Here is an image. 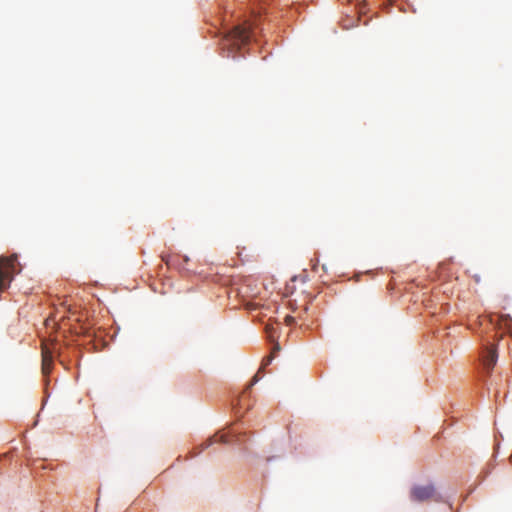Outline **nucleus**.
I'll return each instance as SVG.
<instances>
[{"mask_svg":"<svg viewBox=\"0 0 512 512\" xmlns=\"http://www.w3.org/2000/svg\"><path fill=\"white\" fill-rule=\"evenodd\" d=\"M265 329H266V332L268 334L269 339L271 341H274L273 336H272V331L274 330V328L272 326H270V325H266Z\"/></svg>","mask_w":512,"mask_h":512,"instance_id":"nucleus-8","label":"nucleus"},{"mask_svg":"<svg viewBox=\"0 0 512 512\" xmlns=\"http://www.w3.org/2000/svg\"><path fill=\"white\" fill-rule=\"evenodd\" d=\"M273 358L274 356L271 354L268 357H266L263 361L262 368L269 365L272 362Z\"/></svg>","mask_w":512,"mask_h":512,"instance_id":"nucleus-9","label":"nucleus"},{"mask_svg":"<svg viewBox=\"0 0 512 512\" xmlns=\"http://www.w3.org/2000/svg\"><path fill=\"white\" fill-rule=\"evenodd\" d=\"M162 260H163L166 264H168V263H169V260H168V258H167L166 256H162Z\"/></svg>","mask_w":512,"mask_h":512,"instance_id":"nucleus-13","label":"nucleus"},{"mask_svg":"<svg viewBox=\"0 0 512 512\" xmlns=\"http://www.w3.org/2000/svg\"><path fill=\"white\" fill-rule=\"evenodd\" d=\"M16 256L0 257V292L6 290L13 280Z\"/></svg>","mask_w":512,"mask_h":512,"instance_id":"nucleus-2","label":"nucleus"},{"mask_svg":"<svg viewBox=\"0 0 512 512\" xmlns=\"http://www.w3.org/2000/svg\"><path fill=\"white\" fill-rule=\"evenodd\" d=\"M497 358L498 355L496 347L494 345L485 348L484 353L482 355V362L484 368L487 369L488 372H490L494 368L497 362Z\"/></svg>","mask_w":512,"mask_h":512,"instance_id":"nucleus-5","label":"nucleus"},{"mask_svg":"<svg viewBox=\"0 0 512 512\" xmlns=\"http://www.w3.org/2000/svg\"><path fill=\"white\" fill-rule=\"evenodd\" d=\"M51 345H53L51 343ZM42 373L45 376H48L52 370L53 364V350L50 348V344L43 342L42 343Z\"/></svg>","mask_w":512,"mask_h":512,"instance_id":"nucleus-4","label":"nucleus"},{"mask_svg":"<svg viewBox=\"0 0 512 512\" xmlns=\"http://www.w3.org/2000/svg\"><path fill=\"white\" fill-rule=\"evenodd\" d=\"M497 321L500 329L512 333V318L509 315H499Z\"/></svg>","mask_w":512,"mask_h":512,"instance_id":"nucleus-7","label":"nucleus"},{"mask_svg":"<svg viewBox=\"0 0 512 512\" xmlns=\"http://www.w3.org/2000/svg\"><path fill=\"white\" fill-rule=\"evenodd\" d=\"M294 322H295L294 317H292V316H290V315H287V316L285 317V323H286L287 325H292Z\"/></svg>","mask_w":512,"mask_h":512,"instance_id":"nucleus-11","label":"nucleus"},{"mask_svg":"<svg viewBox=\"0 0 512 512\" xmlns=\"http://www.w3.org/2000/svg\"><path fill=\"white\" fill-rule=\"evenodd\" d=\"M229 441L230 440L228 439V436L226 434H221V435L215 434L213 437L208 439L205 443L201 444L200 451L206 449L213 443H216V442L228 443Z\"/></svg>","mask_w":512,"mask_h":512,"instance_id":"nucleus-6","label":"nucleus"},{"mask_svg":"<svg viewBox=\"0 0 512 512\" xmlns=\"http://www.w3.org/2000/svg\"><path fill=\"white\" fill-rule=\"evenodd\" d=\"M410 498L415 502H425L429 500H439V496L432 484L416 485L411 488Z\"/></svg>","mask_w":512,"mask_h":512,"instance_id":"nucleus-3","label":"nucleus"},{"mask_svg":"<svg viewBox=\"0 0 512 512\" xmlns=\"http://www.w3.org/2000/svg\"><path fill=\"white\" fill-rule=\"evenodd\" d=\"M259 373H260V370L253 376L251 383L247 389H249L251 386H253L255 383H257L259 381V376H258Z\"/></svg>","mask_w":512,"mask_h":512,"instance_id":"nucleus-10","label":"nucleus"},{"mask_svg":"<svg viewBox=\"0 0 512 512\" xmlns=\"http://www.w3.org/2000/svg\"><path fill=\"white\" fill-rule=\"evenodd\" d=\"M254 29L255 23L250 21L235 26L225 35L223 45L229 49H240L254 36Z\"/></svg>","mask_w":512,"mask_h":512,"instance_id":"nucleus-1","label":"nucleus"},{"mask_svg":"<svg viewBox=\"0 0 512 512\" xmlns=\"http://www.w3.org/2000/svg\"><path fill=\"white\" fill-rule=\"evenodd\" d=\"M280 350V345L279 343H275L274 346H273V349H272V352H271V355H273L275 357V354L276 352H278Z\"/></svg>","mask_w":512,"mask_h":512,"instance_id":"nucleus-12","label":"nucleus"},{"mask_svg":"<svg viewBox=\"0 0 512 512\" xmlns=\"http://www.w3.org/2000/svg\"><path fill=\"white\" fill-rule=\"evenodd\" d=\"M510 458L512 459V454H511Z\"/></svg>","mask_w":512,"mask_h":512,"instance_id":"nucleus-14","label":"nucleus"}]
</instances>
